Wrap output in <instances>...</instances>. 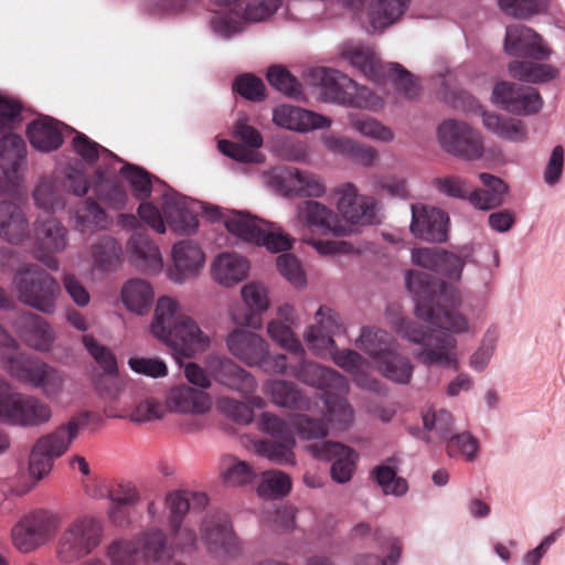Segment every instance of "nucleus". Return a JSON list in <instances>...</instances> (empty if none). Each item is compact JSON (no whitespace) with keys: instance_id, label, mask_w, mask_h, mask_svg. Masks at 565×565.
I'll list each match as a JSON object with an SVG mask.
<instances>
[{"instance_id":"1","label":"nucleus","mask_w":565,"mask_h":565,"mask_svg":"<svg viewBox=\"0 0 565 565\" xmlns=\"http://www.w3.org/2000/svg\"><path fill=\"white\" fill-rule=\"evenodd\" d=\"M406 286L416 298L415 316L426 323V329L417 322L401 318L394 324L398 334L414 344H420L416 359L426 366H440L457 370L460 364L457 335L473 337L478 323L459 307L462 296L457 286L443 285L435 295L425 273L407 270Z\"/></svg>"},{"instance_id":"2","label":"nucleus","mask_w":565,"mask_h":565,"mask_svg":"<svg viewBox=\"0 0 565 565\" xmlns=\"http://www.w3.org/2000/svg\"><path fill=\"white\" fill-rule=\"evenodd\" d=\"M164 218L173 232L192 234L198 228V216L222 221L228 234L235 238L263 246L271 253L288 250L294 239L277 224L252 215L247 211L226 210L207 204L167 186L162 194Z\"/></svg>"},{"instance_id":"3","label":"nucleus","mask_w":565,"mask_h":565,"mask_svg":"<svg viewBox=\"0 0 565 565\" xmlns=\"http://www.w3.org/2000/svg\"><path fill=\"white\" fill-rule=\"evenodd\" d=\"M22 104L2 94V194L12 193V200H2V239L18 244L26 235L28 223L20 207V185L25 168L26 145L15 129L22 124Z\"/></svg>"},{"instance_id":"4","label":"nucleus","mask_w":565,"mask_h":565,"mask_svg":"<svg viewBox=\"0 0 565 565\" xmlns=\"http://www.w3.org/2000/svg\"><path fill=\"white\" fill-rule=\"evenodd\" d=\"M180 308L177 299L170 296L159 297L149 329L157 340L173 351V354L191 359L210 349L213 333L191 316L181 313Z\"/></svg>"},{"instance_id":"5","label":"nucleus","mask_w":565,"mask_h":565,"mask_svg":"<svg viewBox=\"0 0 565 565\" xmlns=\"http://www.w3.org/2000/svg\"><path fill=\"white\" fill-rule=\"evenodd\" d=\"M105 526L92 515L73 519L61 532L54 548L61 565H72L92 555L103 543Z\"/></svg>"},{"instance_id":"6","label":"nucleus","mask_w":565,"mask_h":565,"mask_svg":"<svg viewBox=\"0 0 565 565\" xmlns=\"http://www.w3.org/2000/svg\"><path fill=\"white\" fill-rule=\"evenodd\" d=\"M11 349L10 354L2 352V370L20 381L41 387L50 398H56L64 390L65 379L61 372L46 363L29 360L15 350V341L2 331V349Z\"/></svg>"},{"instance_id":"7","label":"nucleus","mask_w":565,"mask_h":565,"mask_svg":"<svg viewBox=\"0 0 565 565\" xmlns=\"http://www.w3.org/2000/svg\"><path fill=\"white\" fill-rule=\"evenodd\" d=\"M200 540L206 554L213 559L234 562L244 555V541L225 513L215 512L203 518L200 524Z\"/></svg>"},{"instance_id":"8","label":"nucleus","mask_w":565,"mask_h":565,"mask_svg":"<svg viewBox=\"0 0 565 565\" xmlns=\"http://www.w3.org/2000/svg\"><path fill=\"white\" fill-rule=\"evenodd\" d=\"M19 300L42 313L52 315L61 295L58 282L35 265L22 267L14 276Z\"/></svg>"},{"instance_id":"9","label":"nucleus","mask_w":565,"mask_h":565,"mask_svg":"<svg viewBox=\"0 0 565 565\" xmlns=\"http://www.w3.org/2000/svg\"><path fill=\"white\" fill-rule=\"evenodd\" d=\"M61 516L47 509L35 510L22 518L12 529L14 546L24 553L32 552L47 543L57 532Z\"/></svg>"},{"instance_id":"10","label":"nucleus","mask_w":565,"mask_h":565,"mask_svg":"<svg viewBox=\"0 0 565 565\" xmlns=\"http://www.w3.org/2000/svg\"><path fill=\"white\" fill-rule=\"evenodd\" d=\"M437 137L446 152L462 160L477 161L484 154L482 135L467 122L447 119L438 126Z\"/></svg>"},{"instance_id":"11","label":"nucleus","mask_w":565,"mask_h":565,"mask_svg":"<svg viewBox=\"0 0 565 565\" xmlns=\"http://www.w3.org/2000/svg\"><path fill=\"white\" fill-rule=\"evenodd\" d=\"M166 399L169 413L195 419L184 424V430L188 433L202 429L203 424L198 418L207 415L213 406L212 397L207 392L188 384L170 387L166 393Z\"/></svg>"},{"instance_id":"12","label":"nucleus","mask_w":565,"mask_h":565,"mask_svg":"<svg viewBox=\"0 0 565 565\" xmlns=\"http://www.w3.org/2000/svg\"><path fill=\"white\" fill-rule=\"evenodd\" d=\"M491 102L503 110L520 116L537 114L544 105L542 96L534 87L507 81L494 85Z\"/></svg>"},{"instance_id":"13","label":"nucleus","mask_w":565,"mask_h":565,"mask_svg":"<svg viewBox=\"0 0 565 565\" xmlns=\"http://www.w3.org/2000/svg\"><path fill=\"white\" fill-rule=\"evenodd\" d=\"M52 417L51 407L34 397L2 390V422L19 426H39Z\"/></svg>"},{"instance_id":"14","label":"nucleus","mask_w":565,"mask_h":565,"mask_svg":"<svg viewBox=\"0 0 565 565\" xmlns=\"http://www.w3.org/2000/svg\"><path fill=\"white\" fill-rule=\"evenodd\" d=\"M170 259L167 278L175 285H184L199 277L206 260L202 247L191 239H182L173 244Z\"/></svg>"},{"instance_id":"15","label":"nucleus","mask_w":565,"mask_h":565,"mask_svg":"<svg viewBox=\"0 0 565 565\" xmlns=\"http://www.w3.org/2000/svg\"><path fill=\"white\" fill-rule=\"evenodd\" d=\"M412 220L409 231L418 239L428 243H445L449 233L448 214L435 206L423 203L411 205Z\"/></svg>"},{"instance_id":"16","label":"nucleus","mask_w":565,"mask_h":565,"mask_svg":"<svg viewBox=\"0 0 565 565\" xmlns=\"http://www.w3.org/2000/svg\"><path fill=\"white\" fill-rule=\"evenodd\" d=\"M503 49L509 55L529 56L535 61H546L553 54L552 46L540 33L522 24L507 26Z\"/></svg>"},{"instance_id":"17","label":"nucleus","mask_w":565,"mask_h":565,"mask_svg":"<svg viewBox=\"0 0 565 565\" xmlns=\"http://www.w3.org/2000/svg\"><path fill=\"white\" fill-rule=\"evenodd\" d=\"M93 417L92 412H79L53 431L42 435L33 446L53 459L60 458L71 448L79 431L88 426Z\"/></svg>"},{"instance_id":"18","label":"nucleus","mask_w":565,"mask_h":565,"mask_svg":"<svg viewBox=\"0 0 565 565\" xmlns=\"http://www.w3.org/2000/svg\"><path fill=\"white\" fill-rule=\"evenodd\" d=\"M339 57L373 83L385 81L388 63L382 62L370 44L359 41L343 42L338 50Z\"/></svg>"},{"instance_id":"19","label":"nucleus","mask_w":565,"mask_h":565,"mask_svg":"<svg viewBox=\"0 0 565 565\" xmlns=\"http://www.w3.org/2000/svg\"><path fill=\"white\" fill-rule=\"evenodd\" d=\"M337 209L351 224H371L377 221V203L374 199L360 195L352 183L338 186L334 191Z\"/></svg>"},{"instance_id":"20","label":"nucleus","mask_w":565,"mask_h":565,"mask_svg":"<svg viewBox=\"0 0 565 565\" xmlns=\"http://www.w3.org/2000/svg\"><path fill=\"white\" fill-rule=\"evenodd\" d=\"M260 428L274 438H284L286 434H294V430L303 439H319L327 436V426L319 420L311 419L306 415H296L290 418V424L282 422L279 417L264 413L259 419Z\"/></svg>"},{"instance_id":"21","label":"nucleus","mask_w":565,"mask_h":565,"mask_svg":"<svg viewBox=\"0 0 565 565\" xmlns=\"http://www.w3.org/2000/svg\"><path fill=\"white\" fill-rule=\"evenodd\" d=\"M291 224L295 228H319L338 236L347 233L338 215L330 207L315 200L302 201L296 206Z\"/></svg>"},{"instance_id":"22","label":"nucleus","mask_w":565,"mask_h":565,"mask_svg":"<svg viewBox=\"0 0 565 565\" xmlns=\"http://www.w3.org/2000/svg\"><path fill=\"white\" fill-rule=\"evenodd\" d=\"M234 134L247 147L228 140H220L218 150L223 154L241 162L262 163L265 160L262 153L255 151L263 146V137L256 128L246 122V118H241L236 121Z\"/></svg>"},{"instance_id":"23","label":"nucleus","mask_w":565,"mask_h":565,"mask_svg":"<svg viewBox=\"0 0 565 565\" xmlns=\"http://www.w3.org/2000/svg\"><path fill=\"white\" fill-rule=\"evenodd\" d=\"M271 120L279 128L302 134L332 125V120L323 115L287 104L273 109Z\"/></svg>"},{"instance_id":"24","label":"nucleus","mask_w":565,"mask_h":565,"mask_svg":"<svg viewBox=\"0 0 565 565\" xmlns=\"http://www.w3.org/2000/svg\"><path fill=\"white\" fill-rule=\"evenodd\" d=\"M301 362L290 367V375L301 382L326 390L334 394H347L349 392V382L345 376L330 367L321 366L313 362H306L303 358Z\"/></svg>"},{"instance_id":"25","label":"nucleus","mask_w":565,"mask_h":565,"mask_svg":"<svg viewBox=\"0 0 565 565\" xmlns=\"http://www.w3.org/2000/svg\"><path fill=\"white\" fill-rule=\"evenodd\" d=\"M35 257L47 268L56 270L58 267L57 260L45 255V252L56 253L66 247V228L56 218H47L43 222L39 221L35 227Z\"/></svg>"},{"instance_id":"26","label":"nucleus","mask_w":565,"mask_h":565,"mask_svg":"<svg viewBox=\"0 0 565 565\" xmlns=\"http://www.w3.org/2000/svg\"><path fill=\"white\" fill-rule=\"evenodd\" d=\"M225 343L228 352L247 366L259 365L267 354L268 342L248 330H233L227 334Z\"/></svg>"},{"instance_id":"27","label":"nucleus","mask_w":565,"mask_h":565,"mask_svg":"<svg viewBox=\"0 0 565 565\" xmlns=\"http://www.w3.org/2000/svg\"><path fill=\"white\" fill-rule=\"evenodd\" d=\"M313 457L324 460H333L331 477L338 483H345L351 480L355 452L348 446L339 443L322 441L307 447Z\"/></svg>"},{"instance_id":"28","label":"nucleus","mask_w":565,"mask_h":565,"mask_svg":"<svg viewBox=\"0 0 565 565\" xmlns=\"http://www.w3.org/2000/svg\"><path fill=\"white\" fill-rule=\"evenodd\" d=\"M129 263L139 271L159 275L163 270V257L159 246L147 235L135 233L126 244Z\"/></svg>"},{"instance_id":"29","label":"nucleus","mask_w":565,"mask_h":565,"mask_svg":"<svg viewBox=\"0 0 565 565\" xmlns=\"http://www.w3.org/2000/svg\"><path fill=\"white\" fill-rule=\"evenodd\" d=\"M468 106L462 107V109L467 113L480 114L482 124L487 130L510 142L521 143L527 140V129L522 120L505 118L494 113L483 111L481 106L478 105L473 98L468 97Z\"/></svg>"},{"instance_id":"30","label":"nucleus","mask_w":565,"mask_h":565,"mask_svg":"<svg viewBox=\"0 0 565 565\" xmlns=\"http://www.w3.org/2000/svg\"><path fill=\"white\" fill-rule=\"evenodd\" d=\"M308 83L320 89L324 100L342 105L351 78L342 72L329 67H313L306 73Z\"/></svg>"},{"instance_id":"31","label":"nucleus","mask_w":565,"mask_h":565,"mask_svg":"<svg viewBox=\"0 0 565 565\" xmlns=\"http://www.w3.org/2000/svg\"><path fill=\"white\" fill-rule=\"evenodd\" d=\"M484 189L470 191L469 203L477 210L489 211L501 206L510 193L509 184L491 173H479Z\"/></svg>"},{"instance_id":"32","label":"nucleus","mask_w":565,"mask_h":565,"mask_svg":"<svg viewBox=\"0 0 565 565\" xmlns=\"http://www.w3.org/2000/svg\"><path fill=\"white\" fill-rule=\"evenodd\" d=\"M249 263L243 256L226 252L217 255L211 265L212 279L223 287H232L248 276Z\"/></svg>"},{"instance_id":"33","label":"nucleus","mask_w":565,"mask_h":565,"mask_svg":"<svg viewBox=\"0 0 565 565\" xmlns=\"http://www.w3.org/2000/svg\"><path fill=\"white\" fill-rule=\"evenodd\" d=\"M140 561L146 564H159L171 558L168 539L158 526L148 527L134 536Z\"/></svg>"},{"instance_id":"34","label":"nucleus","mask_w":565,"mask_h":565,"mask_svg":"<svg viewBox=\"0 0 565 565\" xmlns=\"http://www.w3.org/2000/svg\"><path fill=\"white\" fill-rule=\"evenodd\" d=\"M412 0H372L367 6V19L374 32H383L397 23L406 13Z\"/></svg>"},{"instance_id":"35","label":"nucleus","mask_w":565,"mask_h":565,"mask_svg":"<svg viewBox=\"0 0 565 565\" xmlns=\"http://www.w3.org/2000/svg\"><path fill=\"white\" fill-rule=\"evenodd\" d=\"M331 360L335 365L353 376L354 383L361 388L376 390L379 382L369 376L371 363L358 351L335 350Z\"/></svg>"},{"instance_id":"36","label":"nucleus","mask_w":565,"mask_h":565,"mask_svg":"<svg viewBox=\"0 0 565 565\" xmlns=\"http://www.w3.org/2000/svg\"><path fill=\"white\" fill-rule=\"evenodd\" d=\"M376 84L393 87L394 92L391 98L395 105L414 100L420 94V86L414 76L398 63H388L385 68V81Z\"/></svg>"},{"instance_id":"37","label":"nucleus","mask_w":565,"mask_h":565,"mask_svg":"<svg viewBox=\"0 0 565 565\" xmlns=\"http://www.w3.org/2000/svg\"><path fill=\"white\" fill-rule=\"evenodd\" d=\"M120 300L128 311L146 316L154 300L153 287L145 279H129L121 287Z\"/></svg>"},{"instance_id":"38","label":"nucleus","mask_w":565,"mask_h":565,"mask_svg":"<svg viewBox=\"0 0 565 565\" xmlns=\"http://www.w3.org/2000/svg\"><path fill=\"white\" fill-rule=\"evenodd\" d=\"M92 273L116 271L122 264V248L111 236H103L92 245Z\"/></svg>"},{"instance_id":"39","label":"nucleus","mask_w":565,"mask_h":565,"mask_svg":"<svg viewBox=\"0 0 565 565\" xmlns=\"http://www.w3.org/2000/svg\"><path fill=\"white\" fill-rule=\"evenodd\" d=\"M61 124L42 117L28 125L26 134L32 147L41 152H51L62 145Z\"/></svg>"},{"instance_id":"40","label":"nucleus","mask_w":565,"mask_h":565,"mask_svg":"<svg viewBox=\"0 0 565 565\" xmlns=\"http://www.w3.org/2000/svg\"><path fill=\"white\" fill-rule=\"evenodd\" d=\"M20 334L28 345L39 351H49L55 341V332L51 324L33 313L21 317Z\"/></svg>"},{"instance_id":"41","label":"nucleus","mask_w":565,"mask_h":565,"mask_svg":"<svg viewBox=\"0 0 565 565\" xmlns=\"http://www.w3.org/2000/svg\"><path fill=\"white\" fill-rule=\"evenodd\" d=\"M263 392L270 401L281 407L311 411V401L302 397L297 386L288 381L270 380L264 383Z\"/></svg>"},{"instance_id":"42","label":"nucleus","mask_w":565,"mask_h":565,"mask_svg":"<svg viewBox=\"0 0 565 565\" xmlns=\"http://www.w3.org/2000/svg\"><path fill=\"white\" fill-rule=\"evenodd\" d=\"M374 369L388 381L407 384L412 380L414 365L406 354L393 347L374 364Z\"/></svg>"},{"instance_id":"43","label":"nucleus","mask_w":565,"mask_h":565,"mask_svg":"<svg viewBox=\"0 0 565 565\" xmlns=\"http://www.w3.org/2000/svg\"><path fill=\"white\" fill-rule=\"evenodd\" d=\"M392 335L376 327L365 326L360 330L359 337L355 339V347L365 353L371 360V366L394 347Z\"/></svg>"},{"instance_id":"44","label":"nucleus","mask_w":565,"mask_h":565,"mask_svg":"<svg viewBox=\"0 0 565 565\" xmlns=\"http://www.w3.org/2000/svg\"><path fill=\"white\" fill-rule=\"evenodd\" d=\"M276 440H256L253 443L254 451L278 465H295L294 448L296 440L294 434H286L284 438H275Z\"/></svg>"},{"instance_id":"45","label":"nucleus","mask_w":565,"mask_h":565,"mask_svg":"<svg viewBox=\"0 0 565 565\" xmlns=\"http://www.w3.org/2000/svg\"><path fill=\"white\" fill-rule=\"evenodd\" d=\"M53 466L54 459L33 446L28 465L31 481H23L18 486L9 483V491L14 495H24L29 493L39 481L43 480L51 473Z\"/></svg>"},{"instance_id":"46","label":"nucleus","mask_w":565,"mask_h":565,"mask_svg":"<svg viewBox=\"0 0 565 565\" xmlns=\"http://www.w3.org/2000/svg\"><path fill=\"white\" fill-rule=\"evenodd\" d=\"M342 105L369 110L371 113H380L385 107V99L371 88L361 85L351 78L347 94L344 98H342Z\"/></svg>"},{"instance_id":"47","label":"nucleus","mask_w":565,"mask_h":565,"mask_svg":"<svg viewBox=\"0 0 565 565\" xmlns=\"http://www.w3.org/2000/svg\"><path fill=\"white\" fill-rule=\"evenodd\" d=\"M256 473L253 466L239 458L226 455L220 462V477L230 487H242L252 482Z\"/></svg>"},{"instance_id":"48","label":"nucleus","mask_w":565,"mask_h":565,"mask_svg":"<svg viewBox=\"0 0 565 565\" xmlns=\"http://www.w3.org/2000/svg\"><path fill=\"white\" fill-rule=\"evenodd\" d=\"M348 122L350 127L362 137L384 143L394 140L395 135L393 130L374 117L350 113L348 115Z\"/></svg>"},{"instance_id":"49","label":"nucleus","mask_w":565,"mask_h":565,"mask_svg":"<svg viewBox=\"0 0 565 565\" xmlns=\"http://www.w3.org/2000/svg\"><path fill=\"white\" fill-rule=\"evenodd\" d=\"M33 198L38 207L47 213H55L65 206L61 182L54 178H43L34 189Z\"/></svg>"},{"instance_id":"50","label":"nucleus","mask_w":565,"mask_h":565,"mask_svg":"<svg viewBox=\"0 0 565 565\" xmlns=\"http://www.w3.org/2000/svg\"><path fill=\"white\" fill-rule=\"evenodd\" d=\"M300 169L298 168H275L264 172L263 183L281 196H296L299 183Z\"/></svg>"},{"instance_id":"51","label":"nucleus","mask_w":565,"mask_h":565,"mask_svg":"<svg viewBox=\"0 0 565 565\" xmlns=\"http://www.w3.org/2000/svg\"><path fill=\"white\" fill-rule=\"evenodd\" d=\"M248 22L244 20V13L235 10L214 12L209 21L212 33L223 40H228L245 30Z\"/></svg>"},{"instance_id":"52","label":"nucleus","mask_w":565,"mask_h":565,"mask_svg":"<svg viewBox=\"0 0 565 565\" xmlns=\"http://www.w3.org/2000/svg\"><path fill=\"white\" fill-rule=\"evenodd\" d=\"M498 7L511 18L529 20L546 13L551 7V0H498Z\"/></svg>"},{"instance_id":"53","label":"nucleus","mask_w":565,"mask_h":565,"mask_svg":"<svg viewBox=\"0 0 565 565\" xmlns=\"http://www.w3.org/2000/svg\"><path fill=\"white\" fill-rule=\"evenodd\" d=\"M109 221L106 213L93 201H85L75 213V227L81 233H93L104 230Z\"/></svg>"},{"instance_id":"54","label":"nucleus","mask_w":565,"mask_h":565,"mask_svg":"<svg viewBox=\"0 0 565 565\" xmlns=\"http://www.w3.org/2000/svg\"><path fill=\"white\" fill-rule=\"evenodd\" d=\"M292 326L278 319H271L267 323V334L280 348L302 359L306 351L292 331Z\"/></svg>"},{"instance_id":"55","label":"nucleus","mask_w":565,"mask_h":565,"mask_svg":"<svg viewBox=\"0 0 565 565\" xmlns=\"http://www.w3.org/2000/svg\"><path fill=\"white\" fill-rule=\"evenodd\" d=\"M465 266L466 262L462 257L452 252L445 250L441 260L438 262V266L435 273L443 279H446L448 282L441 281L439 285H435L430 281L429 276L425 274L427 276L428 284L431 286V290L435 291V295L439 294V288L443 285L456 286L455 284L461 279Z\"/></svg>"},{"instance_id":"56","label":"nucleus","mask_w":565,"mask_h":565,"mask_svg":"<svg viewBox=\"0 0 565 565\" xmlns=\"http://www.w3.org/2000/svg\"><path fill=\"white\" fill-rule=\"evenodd\" d=\"M500 330L497 326H490L484 331L479 347L469 358V366L476 372H482L489 365L497 349Z\"/></svg>"},{"instance_id":"57","label":"nucleus","mask_w":565,"mask_h":565,"mask_svg":"<svg viewBox=\"0 0 565 565\" xmlns=\"http://www.w3.org/2000/svg\"><path fill=\"white\" fill-rule=\"evenodd\" d=\"M327 411V419L331 428L343 431L349 429L354 422V411L345 398L328 396L323 401Z\"/></svg>"},{"instance_id":"58","label":"nucleus","mask_w":565,"mask_h":565,"mask_svg":"<svg viewBox=\"0 0 565 565\" xmlns=\"http://www.w3.org/2000/svg\"><path fill=\"white\" fill-rule=\"evenodd\" d=\"M291 490L290 477L279 470H268L262 473L257 493L266 499H279Z\"/></svg>"},{"instance_id":"59","label":"nucleus","mask_w":565,"mask_h":565,"mask_svg":"<svg viewBox=\"0 0 565 565\" xmlns=\"http://www.w3.org/2000/svg\"><path fill=\"white\" fill-rule=\"evenodd\" d=\"M73 149L87 163H93L97 159H103L104 161L109 162L111 167L114 163H122L121 159L116 154L108 149L100 147L84 134H77L73 139Z\"/></svg>"},{"instance_id":"60","label":"nucleus","mask_w":565,"mask_h":565,"mask_svg":"<svg viewBox=\"0 0 565 565\" xmlns=\"http://www.w3.org/2000/svg\"><path fill=\"white\" fill-rule=\"evenodd\" d=\"M241 298L250 313H265L270 307L269 288L263 281H249L241 289Z\"/></svg>"},{"instance_id":"61","label":"nucleus","mask_w":565,"mask_h":565,"mask_svg":"<svg viewBox=\"0 0 565 565\" xmlns=\"http://www.w3.org/2000/svg\"><path fill=\"white\" fill-rule=\"evenodd\" d=\"M108 565H138L140 557L134 540L116 539L105 548Z\"/></svg>"},{"instance_id":"62","label":"nucleus","mask_w":565,"mask_h":565,"mask_svg":"<svg viewBox=\"0 0 565 565\" xmlns=\"http://www.w3.org/2000/svg\"><path fill=\"white\" fill-rule=\"evenodd\" d=\"M167 414L169 408L166 398L160 401L156 397H146L136 404L128 418L132 423L145 424L161 420Z\"/></svg>"},{"instance_id":"63","label":"nucleus","mask_w":565,"mask_h":565,"mask_svg":"<svg viewBox=\"0 0 565 565\" xmlns=\"http://www.w3.org/2000/svg\"><path fill=\"white\" fill-rule=\"evenodd\" d=\"M424 428L440 440H447L454 427L452 415L444 408H428L423 415Z\"/></svg>"},{"instance_id":"64","label":"nucleus","mask_w":565,"mask_h":565,"mask_svg":"<svg viewBox=\"0 0 565 565\" xmlns=\"http://www.w3.org/2000/svg\"><path fill=\"white\" fill-rule=\"evenodd\" d=\"M376 482L386 495L403 497L408 491L407 481L398 477L394 467L383 463L374 469Z\"/></svg>"}]
</instances>
